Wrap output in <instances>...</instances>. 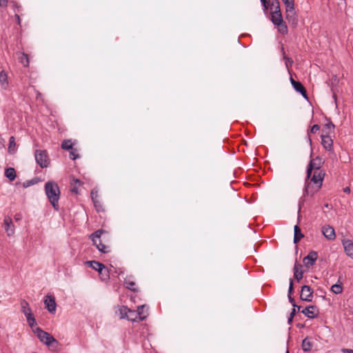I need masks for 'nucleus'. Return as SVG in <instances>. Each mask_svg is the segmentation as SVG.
Returning a JSON list of instances; mask_svg holds the SVG:
<instances>
[{
  "mask_svg": "<svg viewBox=\"0 0 353 353\" xmlns=\"http://www.w3.org/2000/svg\"><path fill=\"white\" fill-rule=\"evenodd\" d=\"M334 129V123L331 121H329L327 123H325L323 125V134H326V132H329V134H330L331 131L333 130Z\"/></svg>",
  "mask_w": 353,
  "mask_h": 353,
  "instance_id": "nucleus-32",
  "label": "nucleus"
},
{
  "mask_svg": "<svg viewBox=\"0 0 353 353\" xmlns=\"http://www.w3.org/2000/svg\"><path fill=\"white\" fill-rule=\"evenodd\" d=\"M17 150L16 143L14 137H10L9 139L8 152L14 154Z\"/></svg>",
  "mask_w": 353,
  "mask_h": 353,
  "instance_id": "nucleus-29",
  "label": "nucleus"
},
{
  "mask_svg": "<svg viewBox=\"0 0 353 353\" xmlns=\"http://www.w3.org/2000/svg\"><path fill=\"white\" fill-rule=\"evenodd\" d=\"M61 148L65 150H70L73 149V144L71 140L65 139L61 143Z\"/></svg>",
  "mask_w": 353,
  "mask_h": 353,
  "instance_id": "nucleus-30",
  "label": "nucleus"
},
{
  "mask_svg": "<svg viewBox=\"0 0 353 353\" xmlns=\"http://www.w3.org/2000/svg\"><path fill=\"white\" fill-rule=\"evenodd\" d=\"M313 290L309 285H303L301 288L300 298L302 301L310 302L312 301Z\"/></svg>",
  "mask_w": 353,
  "mask_h": 353,
  "instance_id": "nucleus-8",
  "label": "nucleus"
},
{
  "mask_svg": "<svg viewBox=\"0 0 353 353\" xmlns=\"http://www.w3.org/2000/svg\"><path fill=\"white\" fill-rule=\"evenodd\" d=\"M129 312V308L127 306H121L119 308V314L121 319H127L128 313Z\"/></svg>",
  "mask_w": 353,
  "mask_h": 353,
  "instance_id": "nucleus-34",
  "label": "nucleus"
},
{
  "mask_svg": "<svg viewBox=\"0 0 353 353\" xmlns=\"http://www.w3.org/2000/svg\"><path fill=\"white\" fill-rule=\"evenodd\" d=\"M302 268V265L301 264L295 263L294 266V276L297 280L298 282H299L303 275V271L301 270Z\"/></svg>",
  "mask_w": 353,
  "mask_h": 353,
  "instance_id": "nucleus-22",
  "label": "nucleus"
},
{
  "mask_svg": "<svg viewBox=\"0 0 353 353\" xmlns=\"http://www.w3.org/2000/svg\"><path fill=\"white\" fill-rule=\"evenodd\" d=\"M343 192L347 193V194H350V192H351V190L350 188V187H345L343 189Z\"/></svg>",
  "mask_w": 353,
  "mask_h": 353,
  "instance_id": "nucleus-50",
  "label": "nucleus"
},
{
  "mask_svg": "<svg viewBox=\"0 0 353 353\" xmlns=\"http://www.w3.org/2000/svg\"><path fill=\"white\" fill-rule=\"evenodd\" d=\"M21 312L24 314L26 318L33 315L32 310L30 307L28 303L26 300H22L21 301Z\"/></svg>",
  "mask_w": 353,
  "mask_h": 353,
  "instance_id": "nucleus-21",
  "label": "nucleus"
},
{
  "mask_svg": "<svg viewBox=\"0 0 353 353\" xmlns=\"http://www.w3.org/2000/svg\"><path fill=\"white\" fill-rule=\"evenodd\" d=\"M286 353H290L288 350L286 351Z\"/></svg>",
  "mask_w": 353,
  "mask_h": 353,
  "instance_id": "nucleus-60",
  "label": "nucleus"
},
{
  "mask_svg": "<svg viewBox=\"0 0 353 353\" xmlns=\"http://www.w3.org/2000/svg\"><path fill=\"white\" fill-rule=\"evenodd\" d=\"M301 347L304 352H310L312 347V343L307 337L303 340Z\"/></svg>",
  "mask_w": 353,
  "mask_h": 353,
  "instance_id": "nucleus-27",
  "label": "nucleus"
},
{
  "mask_svg": "<svg viewBox=\"0 0 353 353\" xmlns=\"http://www.w3.org/2000/svg\"><path fill=\"white\" fill-rule=\"evenodd\" d=\"M5 176L10 180L13 181L16 177V171L13 168H8L5 170Z\"/></svg>",
  "mask_w": 353,
  "mask_h": 353,
  "instance_id": "nucleus-28",
  "label": "nucleus"
},
{
  "mask_svg": "<svg viewBox=\"0 0 353 353\" xmlns=\"http://www.w3.org/2000/svg\"><path fill=\"white\" fill-rule=\"evenodd\" d=\"M317 256L318 254L316 251H310L303 259L305 265L307 268L312 266L315 263Z\"/></svg>",
  "mask_w": 353,
  "mask_h": 353,
  "instance_id": "nucleus-13",
  "label": "nucleus"
},
{
  "mask_svg": "<svg viewBox=\"0 0 353 353\" xmlns=\"http://www.w3.org/2000/svg\"><path fill=\"white\" fill-rule=\"evenodd\" d=\"M325 208H329V205L327 203L324 205Z\"/></svg>",
  "mask_w": 353,
  "mask_h": 353,
  "instance_id": "nucleus-58",
  "label": "nucleus"
},
{
  "mask_svg": "<svg viewBox=\"0 0 353 353\" xmlns=\"http://www.w3.org/2000/svg\"><path fill=\"white\" fill-rule=\"evenodd\" d=\"M290 82L297 92L300 93L305 99H308L307 91L301 82L295 81L292 77L290 78Z\"/></svg>",
  "mask_w": 353,
  "mask_h": 353,
  "instance_id": "nucleus-12",
  "label": "nucleus"
},
{
  "mask_svg": "<svg viewBox=\"0 0 353 353\" xmlns=\"http://www.w3.org/2000/svg\"><path fill=\"white\" fill-rule=\"evenodd\" d=\"M45 307L50 313H54L57 308V303L55 301V297L54 295L48 294L44 297Z\"/></svg>",
  "mask_w": 353,
  "mask_h": 353,
  "instance_id": "nucleus-7",
  "label": "nucleus"
},
{
  "mask_svg": "<svg viewBox=\"0 0 353 353\" xmlns=\"http://www.w3.org/2000/svg\"><path fill=\"white\" fill-rule=\"evenodd\" d=\"M37 180L36 179H31V180H28V181H25L23 183V186L24 188H28L30 185H34L36 183H37Z\"/></svg>",
  "mask_w": 353,
  "mask_h": 353,
  "instance_id": "nucleus-41",
  "label": "nucleus"
},
{
  "mask_svg": "<svg viewBox=\"0 0 353 353\" xmlns=\"http://www.w3.org/2000/svg\"><path fill=\"white\" fill-rule=\"evenodd\" d=\"M275 26H277L278 30L281 34H287L288 33V26L284 21H282L281 23H277Z\"/></svg>",
  "mask_w": 353,
  "mask_h": 353,
  "instance_id": "nucleus-36",
  "label": "nucleus"
},
{
  "mask_svg": "<svg viewBox=\"0 0 353 353\" xmlns=\"http://www.w3.org/2000/svg\"><path fill=\"white\" fill-rule=\"evenodd\" d=\"M101 208H102V206H101V205L100 202L98 201V203H97V208H96V210H97V211H100V210H101Z\"/></svg>",
  "mask_w": 353,
  "mask_h": 353,
  "instance_id": "nucleus-53",
  "label": "nucleus"
},
{
  "mask_svg": "<svg viewBox=\"0 0 353 353\" xmlns=\"http://www.w3.org/2000/svg\"><path fill=\"white\" fill-rule=\"evenodd\" d=\"M26 319L30 327H33V326L36 324V320L33 315L28 316Z\"/></svg>",
  "mask_w": 353,
  "mask_h": 353,
  "instance_id": "nucleus-40",
  "label": "nucleus"
},
{
  "mask_svg": "<svg viewBox=\"0 0 353 353\" xmlns=\"http://www.w3.org/2000/svg\"><path fill=\"white\" fill-rule=\"evenodd\" d=\"M344 250L347 256L353 259V242L351 240H345L343 241Z\"/></svg>",
  "mask_w": 353,
  "mask_h": 353,
  "instance_id": "nucleus-17",
  "label": "nucleus"
},
{
  "mask_svg": "<svg viewBox=\"0 0 353 353\" xmlns=\"http://www.w3.org/2000/svg\"><path fill=\"white\" fill-rule=\"evenodd\" d=\"M35 333L40 341L48 346H50L53 343H58L51 334L43 331L40 327H37Z\"/></svg>",
  "mask_w": 353,
  "mask_h": 353,
  "instance_id": "nucleus-3",
  "label": "nucleus"
},
{
  "mask_svg": "<svg viewBox=\"0 0 353 353\" xmlns=\"http://www.w3.org/2000/svg\"><path fill=\"white\" fill-rule=\"evenodd\" d=\"M21 62L25 65V66H27L28 65V63H29V60H28V58L27 57V55L26 54H23V57H21Z\"/></svg>",
  "mask_w": 353,
  "mask_h": 353,
  "instance_id": "nucleus-43",
  "label": "nucleus"
},
{
  "mask_svg": "<svg viewBox=\"0 0 353 353\" xmlns=\"http://www.w3.org/2000/svg\"><path fill=\"white\" fill-rule=\"evenodd\" d=\"M321 144L323 147L327 151H332L333 150V140L329 135V132H326V134H322L321 136Z\"/></svg>",
  "mask_w": 353,
  "mask_h": 353,
  "instance_id": "nucleus-10",
  "label": "nucleus"
},
{
  "mask_svg": "<svg viewBox=\"0 0 353 353\" xmlns=\"http://www.w3.org/2000/svg\"><path fill=\"white\" fill-rule=\"evenodd\" d=\"M139 314L137 313L135 310H132L129 309V312L128 313L127 320L131 321L132 322H139Z\"/></svg>",
  "mask_w": 353,
  "mask_h": 353,
  "instance_id": "nucleus-26",
  "label": "nucleus"
},
{
  "mask_svg": "<svg viewBox=\"0 0 353 353\" xmlns=\"http://www.w3.org/2000/svg\"><path fill=\"white\" fill-rule=\"evenodd\" d=\"M271 21L274 25L281 23L283 21L281 12H271Z\"/></svg>",
  "mask_w": 353,
  "mask_h": 353,
  "instance_id": "nucleus-25",
  "label": "nucleus"
},
{
  "mask_svg": "<svg viewBox=\"0 0 353 353\" xmlns=\"http://www.w3.org/2000/svg\"><path fill=\"white\" fill-rule=\"evenodd\" d=\"M322 186L315 185L309 182V179L306 177L305 186L303 188V196H312L321 188Z\"/></svg>",
  "mask_w": 353,
  "mask_h": 353,
  "instance_id": "nucleus-6",
  "label": "nucleus"
},
{
  "mask_svg": "<svg viewBox=\"0 0 353 353\" xmlns=\"http://www.w3.org/2000/svg\"><path fill=\"white\" fill-rule=\"evenodd\" d=\"M32 353H37V352H32Z\"/></svg>",
  "mask_w": 353,
  "mask_h": 353,
  "instance_id": "nucleus-61",
  "label": "nucleus"
},
{
  "mask_svg": "<svg viewBox=\"0 0 353 353\" xmlns=\"http://www.w3.org/2000/svg\"><path fill=\"white\" fill-rule=\"evenodd\" d=\"M71 192H74V193H75V194H78V193H79V192H78V188H77V186H76V185L73 186V187L71 188Z\"/></svg>",
  "mask_w": 353,
  "mask_h": 353,
  "instance_id": "nucleus-48",
  "label": "nucleus"
},
{
  "mask_svg": "<svg viewBox=\"0 0 353 353\" xmlns=\"http://www.w3.org/2000/svg\"><path fill=\"white\" fill-rule=\"evenodd\" d=\"M44 190L46 196L52 208L56 211H58L59 210V200L61 194L58 184L53 181H49L46 183Z\"/></svg>",
  "mask_w": 353,
  "mask_h": 353,
  "instance_id": "nucleus-1",
  "label": "nucleus"
},
{
  "mask_svg": "<svg viewBox=\"0 0 353 353\" xmlns=\"http://www.w3.org/2000/svg\"><path fill=\"white\" fill-rule=\"evenodd\" d=\"M281 50H282V52H283V59L285 60V66L288 69H289V68L292 65L294 61L291 58L285 56L284 48L283 47H282Z\"/></svg>",
  "mask_w": 353,
  "mask_h": 353,
  "instance_id": "nucleus-35",
  "label": "nucleus"
},
{
  "mask_svg": "<svg viewBox=\"0 0 353 353\" xmlns=\"http://www.w3.org/2000/svg\"><path fill=\"white\" fill-rule=\"evenodd\" d=\"M301 312L309 319H314L316 317L319 313V309L316 305L307 306L301 310Z\"/></svg>",
  "mask_w": 353,
  "mask_h": 353,
  "instance_id": "nucleus-11",
  "label": "nucleus"
},
{
  "mask_svg": "<svg viewBox=\"0 0 353 353\" xmlns=\"http://www.w3.org/2000/svg\"><path fill=\"white\" fill-rule=\"evenodd\" d=\"M299 212H298L299 213V212H300V211H301V201L299 202Z\"/></svg>",
  "mask_w": 353,
  "mask_h": 353,
  "instance_id": "nucleus-56",
  "label": "nucleus"
},
{
  "mask_svg": "<svg viewBox=\"0 0 353 353\" xmlns=\"http://www.w3.org/2000/svg\"><path fill=\"white\" fill-rule=\"evenodd\" d=\"M79 157H80V156H79V154H77V153L76 152V150H74L73 149H72V150H71V151H70V158L71 159H72V160H75V159H78V158H79Z\"/></svg>",
  "mask_w": 353,
  "mask_h": 353,
  "instance_id": "nucleus-42",
  "label": "nucleus"
},
{
  "mask_svg": "<svg viewBox=\"0 0 353 353\" xmlns=\"http://www.w3.org/2000/svg\"><path fill=\"white\" fill-rule=\"evenodd\" d=\"M261 4L263 6L264 9L267 10L268 9L269 3L267 1V0H261Z\"/></svg>",
  "mask_w": 353,
  "mask_h": 353,
  "instance_id": "nucleus-44",
  "label": "nucleus"
},
{
  "mask_svg": "<svg viewBox=\"0 0 353 353\" xmlns=\"http://www.w3.org/2000/svg\"><path fill=\"white\" fill-rule=\"evenodd\" d=\"M105 276H106V279H108V278H109V274H108V273L105 274Z\"/></svg>",
  "mask_w": 353,
  "mask_h": 353,
  "instance_id": "nucleus-59",
  "label": "nucleus"
},
{
  "mask_svg": "<svg viewBox=\"0 0 353 353\" xmlns=\"http://www.w3.org/2000/svg\"><path fill=\"white\" fill-rule=\"evenodd\" d=\"M293 280L292 279H290L289 289H288V300L290 303H292L294 307H297V310L300 311L301 307L297 305L295 302L294 298L292 296V294L293 293Z\"/></svg>",
  "mask_w": 353,
  "mask_h": 353,
  "instance_id": "nucleus-19",
  "label": "nucleus"
},
{
  "mask_svg": "<svg viewBox=\"0 0 353 353\" xmlns=\"http://www.w3.org/2000/svg\"><path fill=\"white\" fill-rule=\"evenodd\" d=\"M21 216L20 214H16L14 216V219L16 221H19L21 219Z\"/></svg>",
  "mask_w": 353,
  "mask_h": 353,
  "instance_id": "nucleus-55",
  "label": "nucleus"
},
{
  "mask_svg": "<svg viewBox=\"0 0 353 353\" xmlns=\"http://www.w3.org/2000/svg\"><path fill=\"white\" fill-rule=\"evenodd\" d=\"M297 327H303V324H298V325H297Z\"/></svg>",
  "mask_w": 353,
  "mask_h": 353,
  "instance_id": "nucleus-57",
  "label": "nucleus"
},
{
  "mask_svg": "<svg viewBox=\"0 0 353 353\" xmlns=\"http://www.w3.org/2000/svg\"><path fill=\"white\" fill-rule=\"evenodd\" d=\"M323 161L322 159L319 157H316L315 159H312L307 166V178L310 179L312 171H323L321 170V167L322 166Z\"/></svg>",
  "mask_w": 353,
  "mask_h": 353,
  "instance_id": "nucleus-5",
  "label": "nucleus"
},
{
  "mask_svg": "<svg viewBox=\"0 0 353 353\" xmlns=\"http://www.w3.org/2000/svg\"><path fill=\"white\" fill-rule=\"evenodd\" d=\"M86 264L101 274H103V270H106V268L103 263L96 261H88L86 262Z\"/></svg>",
  "mask_w": 353,
  "mask_h": 353,
  "instance_id": "nucleus-16",
  "label": "nucleus"
},
{
  "mask_svg": "<svg viewBox=\"0 0 353 353\" xmlns=\"http://www.w3.org/2000/svg\"><path fill=\"white\" fill-rule=\"evenodd\" d=\"M286 7V17L287 19H290V17L294 16L296 14L294 10V0H282Z\"/></svg>",
  "mask_w": 353,
  "mask_h": 353,
  "instance_id": "nucleus-14",
  "label": "nucleus"
},
{
  "mask_svg": "<svg viewBox=\"0 0 353 353\" xmlns=\"http://www.w3.org/2000/svg\"><path fill=\"white\" fill-rule=\"evenodd\" d=\"M8 3V0H0V6L6 7Z\"/></svg>",
  "mask_w": 353,
  "mask_h": 353,
  "instance_id": "nucleus-45",
  "label": "nucleus"
},
{
  "mask_svg": "<svg viewBox=\"0 0 353 353\" xmlns=\"http://www.w3.org/2000/svg\"><path fill=\"white\" fill-rule=\"evenodd\" d=\"M97 197H98L97 192H94V190H92L91 192V198L94 204L95 208H97V203H98Z\"/></svg>",
  "mask_w": 353,
  "mask_h": 353,
  "instance_id": "nucleus-39",
  "label": "nucleus"
},
{
  "mask_svg": "<svg viewBox=\"0 0 353 353\" xmlns=\"http://www.w3.org/2000/svg\"><path fill=\"white\" fill-rule=\"evenodd\" d=\"M325 172L324 171H314L313 174H312L309 179V182L315 185L322 186L323 181L324 179Z\"/></svg>",
  "mask_w": 353,
  "mask_h": 353,
  "instance_id": "nucleus-9",
  "label": "nucleus"
},
{
  "mask_svg": "<svg viewBox=\"0 0 353 353\" xmlns=\"http://www.w3.org/2000/svg\"><path fill=\"white\" fill-rule=\"evenodd\" d=\"M331 290L333 293L336 294H341L342 292H343V287H342V283H340V284H338V283H336V284H334L333 285H332L331 287Z\"/></svg>",
  "mask_w": 353,
  "mask_h": 353,
  "instance_id": "nucleus-33",
  "label": "nucleus"
},
{
  "mask_svg": "<svg viewBox=\"0 0 353 353\" xmlns=\"http://www.w3.org/2000/svg\"><path fill=\"white\" fill-rule=\"evenodd\" d=\"M303 236L301 228L298 225H296L294 228V243H298Z\"/></svg>",
  "mask_w": 353,
  "mask_h": 353,
  "instance_id": "nucleus-23",
  "label": "nucleus"
},
{
  "mask_svg": "<svg viewBox=\"0 0 353 353\" xmlns=\"http://www.w3.org/2000/svg\"><path fill=\"white\" fill-rule=\"evenodd\" d=\"M323 236L328 240H334L336 237L334 230L330 225H325L322 228Z\"/></svg>",
  "mask_w": 353,
  "mask_h": 353,
  "instance_id": "nucleus-15",
  "label": "nucleus"
},
{
  "mask_svg": "<svg viewBox=\"0 0 353 353\" xmlns=\"http://www.w3.org/2000/svg\"><path fill=\"white\" fill-rule=\"evenodd\" d=\"M4 229L8 236L12 235L14 232V225L10 217H6L4 219Z\"/></svg>",
  "mask_w": 353,
  "mask_h": 353,
  "instance_id": "nucleus-18",
  "label": "nucleus"
},
{
  "mask_svg": "<svg viewBox=\"0 0 353 353\" xmlns=\"http://www.w3.org/2000/svg\"><path fill=\"white\" fill-rule=\"evenodd\" d=\"M34 156L37 163L41 168H47L49 165L50 160L46 150H37Z\"/></svg>",
  "mask_w": 353,
  "mask_h": 353,
  "instance_id": "nucleus-4",
  "label": "nucleus"
},
{
  "mask_svg": "<svg viewBox=\"0 0 353 353\" xmlns=\"http://www.w3.org/2000/svg\"><path fill=\"white\" fill-rule=\"evenodd\" d=\"M103 232V230H98L90 235V238L93 244L96 246L98 250L101 253L106 254L110 252V248L109 245H106L101 243V236Z\"/></svg>",
  "mask_w": 353,
  "mask_h": 353,
  "instance_id": "nucleus-2",
  "label": "nucleus"
},
{
  "mask_svg": "<svg viewBox=\"0 0 353 353\" xmlns=\"http://www.w3.org/2000/svg\"><path fill=\"white\" fill-rule=\"evenodd\" d=\"M268 8L271 10V12H281L279 2H276L275 3L271 4L269 3Z\"/></svg>",
  "mask_w": 353,
  "mask_h": 353,
  "instance_id": "nucleus-37",
  "label": "nucleus"
},
{
  "mask_svg": "<svg viewBox=\"0 0 353 353\" xmlns=\"http://www.w3.org/2000/svg\"><path fill=\"white\" fill-rule=\"evenodd\" d=\"M320 129V126L318 124H315L311 127L310 130H307V140L310 143V145H312V139L310 136V133H316Z\"/></svg>",
  "mask_w": 353,
  "mask_h": 353,
  "instance_id": "nucleus-31",
  "label": "nucleus"
},
{
  "mask_svg": "<svg viewBox=\"0 0 353 353\" xmlns=\"http://www.w3.org/2000/svg\"><path fill=\"white\" fill-rule=\"evenodd\" d=\"M343 353H353V350L343 348L341 350Z\"/></svg>",
  "mask_w": 353,
  "mask_h": 353,
  "instance_id": "nucleus-46",
  "label": "nucleus"
},
{
  "mask_svg": "<svg viewBox=\"0 0 353 353\" xmlns=\"http://www.w3.org/2000/svg\"><path fill=\"white\" fill-rule=\"evenodd\" d=\"M14 17L17 21V23L20 26L21 25V19H20L19 15L16 14Z\"/></svg>",
  "mask_w": 353,
  "mask_h": 353,
  "instance_id": "nucleus-52",
  "label": "nucleus"
},
{
  "mask_svg": "<svg viewBox=\"0 0 353 353\" xmlns=\"http://www.w3.org/2000/svg\"><path fill=\"white\" fill-rule=\"evenodd\" d=\"M296 309L297 307H293V309L292 310V312L290 313L291 315H292V316H294L296 314Z\"/></svg>",
  "mask_w": 353,
  "mask_h": 353,
  "instance_id": "nucleus-51",
  "label": "nucleus"
},
{
  "mask_svg": "<svg viewBox=\"0 0 353 353\" xmlns=\"http://www.w3.org/2000/svg\"><path fill=\"white\" fill-rule=\"evenodd\" d=\"M267 1L268 2V3L271 4L275 3L276 2H279V0H267Z\"/></svg>",
  "mask_w": 353,
  "mask_h": 353,
  "instance_id": "nucleus-54",
  "label": "nucleus"
},
{
  "mask_svg": "<svg viewBox=\"0 0 353 353\" xmlns=\"http://www.w3.org/2000/svg\"><path fill=\"white\" fill-rule=\"evenodd\" d=\"M145 307V305H140L137 307V310L136 311L137 313L139 314V316H138V317H139V320H140V321L145 320L146 318V315H143V310Z\"/></svg>",
  "mask_w": 353,
  "mask_h": 353,
  "instance_id": "nucleus-38",
  "label": "nucleus"
},
{
  "mask_svg": "<svg viewBox=\"0 0 353 353\" xmlns=\"http://www.w3.org/2000/svg\"><path fill=\"white\" fill-rule=\"evenodd\" d=\"M294 317V316H292V315L290 314V316H289V318L288 319V325H291L292 323Z\"/></svg>",
  "mask_w": 353,
  "mask_h": 353,
  "instance_id": "nucleus-49",
  "label": "nucleus"
},
{
  "mask_svg": "<svg viewBox=\"0 0 353 353\" xmlns=\"http://www.w3.org/2000/svg\"><path fill=\"white\" fill-rule=\"evenodd\" d=\"M73 181L74 182L76 186L81 185L83 184V183L79 179H73Z\"/></svg>",
  "mask_w": 353,
  "mask_h": 353,
  "instance_id": "nucleus-47",
  "label": "nucleus"
},
{
  "mask_svg": "<svg viewBox=\"0 0 353 353\" xmlns=\"http://www.w3.org/2000/svg\"><path fill=\"white\" fill-rule=\"evenodd\" d=\"M132 276H127L124 280V285L126 288L130 290L133 292H138V288H137L135 282L132 280Z\"/></svg>",
  "mask_w": 353,
  "mask_h": 353,
  "instance_id": "nucleus-20",
  "label": "nucleus"
},
{
  "mask_svg": "<svg viewBox=\"0 0 353 353\" xmlns=\"http://www.w3.org/2000/svg\"><path fill=\"white\" fill-rule=\"evenodd\" d=\"M0 84L4 90L7 89L8 86V75L4 70L0 72Z\"/></svg>",
  "mask_w": 353,
  "mask_h": 353,
  "instance_id": "nucleus-24",
  "label": "nucleus"
}]
</instances>
